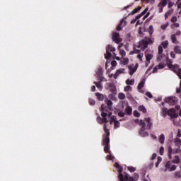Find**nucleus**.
<instances>
[{
    "label": "nucleus",
    "instance_id": "obj_1",
    "mask_svg": "<svg viewBox=\"0 0 181 181\" xmlns=\"http://www.w3.org/2000/svg\"><path fill=\"white\" fill-rule=\"evenodd\" d=\"M104 131L105 134L103 135V145L104 146V152L105 153H109L107 156V160H112L114 159V156L111 154V151H110V130L107 129V124H104Z\"/></svg>",
    "mask_w": 181,
    "mask_h": 181
},
{
    "label": "nucleus",
    "instance_id": "obj_2",
    "mask_svg": "<svg viewBox=\"0 0 181 181\" xmlns=\"http://www.w3.org/2000/svg\"><path fill=\"white\" fill-rule=\"evenodd\" d=\"M166 60H167V64L169 69H170V70H173V71H175V73H176L179 78L181 80V68H179V65L177 64H175V65L172 64L173 61L172 59H169V57H167Z\"/></svg>",
    "mask_w": 181,
    "mask_h": 181
},
{
    "label": "nucleus",
    "instance_id": "obj_3",
    "mask_svg": "<svg viewBox=\"0 0 181 181\" xmlns=\"http://www.w3.org/2000/svg\"><path fill=\"white\" fill-rule=\"evenodd\" d=\"M134 122L136 124H139V125H140V127H141L139 130V135H141V136L145 137L149 136V134H148L147 132H145V129H146V124H145V122L144 120H139V119H136L134 120Z\"/></svg>",
    "mask_w": 181,
    "mask_h": 181
},
{
    "label": "nucleus",
    "instance_id": "obj_4",
    "mask_svg": "<svg viewBox=\"0 0 181 181\" xmlns=\"http://www.w3.org/2000/svg\"><path fill=\"white\" fill-rule=\"evenodd\" d=\"M149 45H153V41H152V39L149 37H146L145 39H143L139 42L137 47L138 49H141V50L144 52L145 49H147Z\"/></svg>",
    "mask_w": 181,
    "mask_h": 181
},
{
    "label": "nucleus",
    "instance_id": "obj_5",
    "mask_svg": "<svg viewBox=\"0 0 181 181\" xmlns=\"http://www.w3.org/2000/svg\"><path fill=\"white\" fill-rule=\"evenodd\" d=\"M115 166L117 168V169H118V172H119L118 178L119 179L120 181L129 180V177L125 173H124V175L122 174L123 168L118 163H115Z\"/></svg>",
    "mask_w": 181,
    "mask_h": 181
},
{
    "label": "nucleus",
    "instance_id": "obj_6",
    "mask_svg": "<svg viewBox=\"0 0 181 181\" xmlns=\"http://www.w3.org/2000/svg\"><path fill=\"white\" fill-rule=\"evenodd\" d=\"M112 39L113 42L117 44H119L121 42H122V38L119 37V33L117 32L112 33Z\"/></svg>",
    "mask_w": 181,
    "mask_h": 181
},
{
    "label": "nucleus",
    "instance_id": "obj_7",
    "mask_svg": "<svg viewBox=\"0 0 181 181\" xmlns=\"http://www.w3.org/2000/svg\"><path fill=\"white\" fill-rule=\"evenodd\" d=\"M165 101L170 105H175L176 104V101H177V99L176 97H168L165 98Z\"/></svg>",
    "mask_w": 181,
    "mask_h": 181
},
{
    "label": "nucleus",
    "instance_id": "obj_8",
    "mask_svg": "<svg viewBox=\"0 0 181 181\" xmlns=\"http://www.w3.org/2000/svg\"><path fill=\"white\" fill-rule=\"evenodd\" d=\"M128 69L130 71L129 72L130 76H132V74H134V73H135V71L138 70V64H136L135 66H134V64L129 65Z\"/></svg>",
    "mask_w": 181,
    "mask_h": 181
},
{
    "label": "nucleus",
    "instance_id": "obj_9",
    "mask_svg": "<svg viewBox=\"0 0 181 181\" xmlns=\"http://www.w3.org/2000/svg\"><path fill=\"white\" fill-rule=\"evenodd\" d=\"M165 168L169 170L170 172H173V170H176V165H172V163H170V161H168L165 164Z\"/></svg>",
    "mask_w": 181,
    "mask_h": 181
},
{
    "label": "nucleus",
    "instance_id": "obj_10",
    "mask_svg": "<svg viewBox=\"0 0 181 181\" xmlns=\"http://www.w3.org/2000/svg\"><path fill=\"white\" fill-rule=\"evenodd\" d=\"M168 115H169L170 118H177V114H176V110H175V109L173 108L168 110Z\"/></svg>",
    "mask_w": 181,
    "mask_h": 181
},
{
    "label": "nucleus",
    "instance_id": "obj_11",
    "mask_svg": "<svg viewBox=\"0 0 181 181\" xmlns=\"http://www.w3.org/2000/svg\"><path fill=\"white\" fill-rule=\"evenodd\" d=\"M145 122L147 124V129H151V128L153 127V123H152L151 117L145 118Z\"/></svg>",
    "mask_w": 181,
    "mask_h": 181
},
{
    "label": "nucleus",
    "instance_id": "obj_12",
    "mask_svg": "<svg viewBox=\"0 0 181 181\" xmlns=\"http://www.w3.org/2000/svg\"><path fill=\"white\" fill-rule=\"evenodd\" d=\"M163 47H162V45H159L158 46V54L159 56L158 57L157 59L158 60H162V58L163 57Z\"/></svg>",
    "mask_w": 181,
    "mask_h": 181
},
{
    "label": "nucleus",
    "instance_id": "obj_13",
    "mask_svg": "<svg viewBox=\"0 0 181 181\" xmlns=\"http://www.w3.org/2000/svg\"><path fill=\"white\" fill-rule=\"evenodd\" d=\"M124 73H125V69L124 68L117 70L115 74H114V78H118V76L123 74Z\"/></svg>",
    "mask_w": 181,
    "mask_h": 181
},
{
    "label": "nucleus",
    "instance_id": "obj_14",
    "mask_svg": "<svg viewBox=\"0 0 181 181\" xmlns=\"http://www.w3.org/2000/svg\"><path fill=\"white\" fill-rule=\"evenodd\" d=\"M127 25V21L122 20L120 23H119L118 26L117 27V30H122V28L124 26Z\"/></svg>",
    "mask_w": 181,
    "mask_h": 181
},
{
    "label": "nucleus",
    "instance_id": "obj_15",
    "mask_svg": "<svg viewBox=\"0 0 181 181\" xmlns=\"http://www.w3.org/2000/svg\"><path fill=\"white\" fill-rule=\"evenodd\" d=\"M109 90L112 94H117V87H115V85L114 83H110L109 86Z\"/></svg>",
    "mask_w": 181,
    "mask_h": 181
},
{
    "label": "nucleus",
    "instance_id": "obj_16",
    "mask_svg": "<svg viewBox=\"0 0 181 181\" xmlns=\"http://www.w3.org/2000/svg\"><path fill=\"white\" fill-rule=\"evenodd\" d=\"M146 56V66H148L149 64V63H151V60H152V59L153 58V55L152 54H145Z\"/></svg>",
    "mask_w": 181,
    "mask_h": 181
},
{
    "label": "nucleus",
    "instance_id": "obj_17",
    "mask_svg": "<svg viewBox=\"0 0 181 181\" xmlns=\"http://www.w3.org/2000/svg\"><path fill=\"white\" fill-rule=\"evenodd\" d=\"M97 76H98V82L103 83V81H104L103 72H101V71H99L98 72H97Z\"/></svg>",
    "mask_w": 181,
    "mask_h": 181
},
{
    "label": "nucleus",
    "instance_id": "obj_18",
    "mask_svg": "<svg viewBox=\"0 0 181 181\" xmlns=\"http://www.w3.org/2000/svg\"><path fill=\"white\" fill-rule=\"evenodd\" d=\"M124 113L126 115H131L132 114V107L131 106L126 107Z\"/></svg>",
    "mask_w": 181,
    "mask_h": 181
},
{
    "label": "nucleus",
    "instance_id": "obj_19",
    "mask_svg": "<svg viewBox=\"0 0 181 181\" xmlns=\"http://www.w3.org/2000/svg\"><path fill=\"white\" fill-rule=\"evenodd\" d=\"M106 104L107 105V108L109 111H112V100H107V101L106 102Z\"/></svg>",
    "mask_w": 181,
    "mask_h": 181
},
{
    "label": "nucleus",
    "instance_id": "obj_20",
    "mask_svg": "<svg viewBox=\"0 0 181 181\" xmlns=\"http://www.w3.org/2000/svg\"><path fill=\"white\" fill-rule=\"evenodd\" d=\"M94 84L96 86L97 88L99 90V91H102L103 86L101 82H94Z\"/></svg>",
    "mask_w": 181,
    "mask_h": 181
},
{
    "label": "nucleus",
    "instance_id": "obj_21",
    "mask_svg": "<svg viewBox=\"0 0 181 181\" xmlns=\"http://www.w3.org/2000/svg\"><path fill=\"white\" fill-rule=\"evenodd\" d=\"M112 54L110 52V49H106V54H105V58L106 60H109V59H111Z\"/></svg>",
    "mask_w": 181,
    "mask_h": 181
},
{
    "label": "nucleus",
    "instance_id": "obj_22",
    "mask_svg": "<svg viewBox=\"0 0 181 181\" xmlns=\"http://www.w3.org/2000/svg\"><path fill=\"white\" fill-rule=\"evenodd\" d=\"M95 95H96L98 100H99V101H103L104 100V95H103L100 93H96Z\"/></svg>",
    "mask_w": 181,
    "mask_h": 181
},
{
    "label": "nucleus",
    "instance_id": "obj_23",
    "mask_svg": "<svg viewBox=\"0 0 181 181\" xmlns=\"http://www.w3.org/2000/svg\"><path fill=\"white\" fill-rule=\"evenodd\" d=\"M166 5H168V0H162L161 2L159 3L158 6H163V8H165Z\"/></svg>",
    "mask_w": 181,
    "mask_h": 181
},
{
    "label": "nucleus",
    "instance_id": "obj_24",
    "mask_svg": "<svg viewBox=\"0 0 181 181\" xmlns=\"http://www.w3.org/2000/svg\"><path fill=\"white\" fill-rule=\"evenodd\" d=\"M139 111L143 112V114H146V108L144 105H140L139 107Z\"/></svg>",
    "mask_w": 181,
    "mask_h": 181
},
{
    "label": "nucleus",
    "instance_id": "obj_25",
    "mask_svg": "<svg viewBox=\"0 0 181 181\" xmlns=\"http://www.w3.org/2000/svg\"><path fill=\"white\" fill-rule=\"evenodd\" d=\"M158 69H165V64H158V66H156L153 69V73H155V71H156V70H158Z\"/></svg>",
    "mask_w": 181,
    "mask_h": 181
},
{
    "label": "nucleus",
    "instance_id": "obj_26",
    "mask_svg": "<svg viewBox=\"0 0 181 181\" xmlns=\"http://www.w3.org/2000/svg\"><path fill=\"white\" fill-rule=\"evenodd\" d=\"M173 163H180V158L179 157V156H175V159L173 160Z\"/></svg>",
    "mask_w": 181,
    "mask_h": 181
},
{
    "label": "nucleus",
    "instance_id": "obj_27",
    "mask_svg": "<svg viewBox=\"0 0 181 181\" xmlns=\"http://www.w3.org/2000/svg\"><path fill=\"white\" fill-rule=\"evenodd\" d=\"M135 83V80L134 79H127L126 81V84H127V86H134V83Z\"/></svg>",
    "mask_w": 181,
    "mask_h": 181
},
{
    "label": "nucleus",
    "instance_id": "obj_28",
    "mask_svg": "<svg viewBox=\"0 0 181 181\" xmlns=\"http://www.w3.org/2000/svg\"><path fill=\"white\" fill-rule=\"evenodd\" d=\"M175 53H177V54H181V49L180 47L176 45L174 48Z\"/></svg>",
    "mask_w": 181,
    "mask_h": 181
},
{
    "label": "nucleus",
    "instance_id": "obj_29",
    "mask_svg": "<svg viewBox=\"0 0 181 181\" xmlns=\"http://www.w3.org/2000/svg\"><path fill=\"white\" fill-rule=\"evenodd\" d=\"M158 141L160 144H165V134H161L158 138Z\"/></svg>",
    "mask_w": 181,
    "mask_h": 181
},
{
    "label": "nucleus",
    "instance_id": "obj_30",
    "mask_svg": "<svg viewBox=\"0 0 181 181\" xmlns=\"http://www.w3.org/2000/svg\"><path fill=\"white\" fill-rule=\"evenodd\" d=\"M171 40L173 43H175V45H177V40H176V35L175 34L171 35Z\"/></svg>",
    "mask_w": 181,
    "mask_h": 181
},
{
    "label": "nucleus",
    "instance_id": "obj_31",
    "mask_svg": "<svg viewBox=\"0 0 181 181\" xmlns=\"http://www.w3.org/2000/svg\"><path fill=\"white\" fill-rule=\"evenodd\" d=\"M173 153V149H172V147H168V158L169 159H172V154Z\"/></svg>",
    "mask_w": 181,
    "mask_h": 181
},
{
    "label": "nucleus",
    "instance_id": "obj_32",
    "mask_svg": "<svg viewBox=\"0 0 181 181\" xmlns=\"http://www.w3.org/2000/svg\"><path fill=\"white\" fill-rule=\"evenodd\" d=\"M161 46H163V47L164 49H168V46H169V41L165 40V41L161 43Z\"/></svg>",
    "mask_w": 181,
    "mask_h": 181
},
{
    "label": "nucleus",
    "instance_id": "obj_33",
    "mask_svg": "<svg viewBox=\"0 0 181 181\" xmlns=\"http://www.w3.org/2000/svg\"><path fill=\"white\" fill-rule=\"evenodd\" d=\"M122 64H123V66H127V64H128V63H129V59H128V58H124L122 61H121Z\"/></svg>",
    "mask_w": 181,
    "mask_h": 181
},
{
    "label": "nucleus",
    "instance_id": "obj_34",
    "mask_svg": "<svg viewBox=\"0 0 181 181\" xmlns=\"http://www.w3.org/2000/svg\"><path fill=\"white\" fill-rule=\"evenodd\" d=\"M175 144L177 145V146H181V139L179 138H175L174 139Z\"/></svg>",
    "mask_w": 181,
    "mask_h": 181
},
{
    "label": "nucleus",
    "instance_id": "obj_35",
    "mask_svg": "<svg viewBox=\"0 0 181 181\" xmlns=\"http://www.w3.org/2000/svg\"><path fill=\"white\" fill-rule=\"evenodd\" d=\"M144 84H145V82H144V81H141L139 83V85H138V86H137L138 90H142V88H144Z\"/></svg>",
    "mask_w": 181,
    "mask_h": 181
},
{
    "label": "nucleus",
    "instance_id": "obj_36",
    "mask_svg": "<svg viewBox=\"0 0 181 181\" xmlns=\"http://www.w3.org/2000/svg\"><path fill=\"white\" fill-rule=\"evenodd\" d=\"M139 11H141V7L136 8L131 11L130 15H134V13H137V12H139Z\"/></svg>",
    "mask_w": 181,
    "mask_h": 181
},
{
    "label": "nucleus",
    "instance_id": "obj_37",
    "mask_svg": "<svg viewBox=\"0 0 181 181\" xmlns=\"http://www.w3.org/2000/svg\"><path fill=\"white\" fill-rule=\"evenodd\" d=\"M134 53L139 54H141V49H136V48H135V47H134V50L131 52V54H134Z\"/></svg>",
    "mask_w": 181,
    "mask_h": 181
},
{
    "label": "nucleus",
    "instance_id": "obj_38",
    "mask_svg": "<svg viewBox=\"0 0 181 181\" xmlns=\"http://www.w3.org/2000/svg\"><path fill=\"white\" fill-rule=\"evenodd\" d=\"M106 49H108L109 52H115V47L108 45Z\"/></svg>",
    "mask_w": 181,
    "mask_h": 181
},
{
    "label": "nucleus",
    "instance_id": "obj_39",
    "mask_svg": "<svg viewBox=\"0 0 181 181\" xmlns=\"http://www.w3.org/2000/svg\"><path fill=\"white\" fill-rule=\"evenodd\" d=\"M160 162H162V157L158 156L157 158V162L156 163V168H158V166H159V163H160Z\"/></svg>",
    "mask_w": 181,
    "mask_h": 181
},
{
    "label": "nucleus",
    "instance_id": "obj_40",
    "mask_svg": "<svg viewBox=\"0 0 181 181\" xmlns=\"http://www.w3.org/2000/svg\"><path fill=\"white\" fill-rule=\"evenodd\" d=\"M133 115H134V117H136V118H139V117H141V114L139 112L138 110H134V111L133 112Z\"/></svg>",
    "mask_w": 181,
    "mask_h": 181
},
{
    "label": "nucleus",
    "instance_id": "obj_41",
    "mask_svg": "<svg viewBox=\"0 0 181 181\" xmlns=\"http://www.w3.org/2000/svg\"><path fill=\"white\" fill-rule=\"evenodd\" d=\"M118 98H119V100H125V94H124L123 93H120L118 94Z\"/></svg>",
    "mask_w": 181,
    "mask_h": 181
},
{
    "label": "nucleus",
    "instance_id": "obj_42",
    "mask_svg": "<svg viewBox=\"0 0 181 181\" xmlns=\"http://www.w3.org/2000/svg\"><path fill=\"white\" fill-rule=\"evenodd\" d=\"M111 69L112 70H114V67H115V66H117V61H115V60H113V61H112V62H111Z\"/></svg>",
    "mask_w": 181,
    "mask_h": 181
},
{
    "label": "nucleus",
    "instance_id": "obj_43",
    "mask_svg": "<svg viewBox=\"0 0 181 181\" xmlns=\"http://www.w3.org/2000/svg\"><path fill=\"white\" fill-rule=\"evenodd\" d=\"M97 121H98V124H104V120L100 116H98L97 117Z\"/></svg>",
    "mask_w": 181,
    "mask_h": 181
},
{
    "label": "nucleus",
    "instance_id": "obj_44",
    "mask_svg": "<svg viewBox=\"0 0 181 181\" xmlns=\"http://www.w3.org/2000/svg\"><path fill=\"white\" fill-rule=\"evenodd\" d=\"M101 111H108V109L107 108V105H105V104H102L101 105Z\"/></svg>",
    "mask_w": 181,
    "mask_h": 181
},
{
    "label": "nucleus",
    "instance_id": "obj_45",
    "mask_svg": "<svg viewBox=\"0 0 181 181\" xmlns=\"http://www.w3.org/2000/svg\"><path fill=\"white\" fill-rule=\"evenodd\" d=\"M175 177H176V179H179L180 177H181V172L180 171L176 172L175 173Z\"/></svg>",
    "mask_w": 181,
    "mask_h": 181
},
{
    "label": "nucleus",
    "instance_id": "obj_46",
    "mask_svg": "<svg viewBox=\"0 0 181 181\" xmlns=\"http://www.w3.org/2000/svg\"><path fill=\"white\" fill-rule=\"evenodd\" d=\"M148 33H149V35H152V33H153V25H150L149 26Z\"/></svg>",
    "mask_w": 181,
    "mask_h": 181
},
{
    "label": "nucleus",
    "instance_id": "obj_47",
    "mask_svg": "<svg viewBox=\"0 0 181 181\" xmlns=\"http://www.w3.org/2000/svg\"><path fill=\"white\" fill-rule=\"evenodd\" d=\"M122 57H125V56H127V52H125V50L124 49H120V52H119Z\"/></svg>",
    "mask_w": 181,
    "mask_h": 181
},
{
    "label": "nucleus",
    "instance_id": "obj_48",
    "mask_svg": "<svg viewBox=\"0 0 181 181\" xmlns=\"http://www.w3.org/2000/svg\"><path fill=\"white\" fill-rule=\"evenodd\" d=\"M142 57H144V53H140L137 55V59H139V62H142Z\"/></svg>",
    "mask_w": 181,
    "mask_h": 181
},
{
    "label": "nucleus",
    "instance_id": "obj_49",
    "mask_svg": "<svg viewBox=\"0 0 181 181\" xmlns=\"http://www.w3.org/2000/svg\"><path fill=\"white\" fill-rule=\"evenodd\" d=\"M180 25L179 23H174L172 25H171V28L172 29H175V28H179Z\"/></svg>",
    "mask_w": 181,
    "mask_h": 181
},
{
    "label": "nucleus",
    "instance_id": "obj_50",
    "mask_svg": "<svg viewBox=\"0 0 181 181\" xmlns=\"http://www.w3.org/2000/svg\"><path fill=\"white\" fill-rule=\"evenodd\" d=\"M124 91H132V87H131L130 86L124 87Z\"/></svg>",
    "mask_w": 181,
    "mask_h": 181
},
{
    "label": "nucleus",
    "instance_id": "obj_51",
    "mask_svg": "<svg viewBox=\"0 0 181 181\" xmlns=\"http://www.w3.org/2000/svg\"><path fill=\"white\" fill-rule=\"evenodd\" d=\"M118 116L120 117V118H123V117H125V112L120 111L118 112Z\"/></svg>",
    "mask_w": 181,
    "mask_h": 181
},
{
    "label": "nucleus",
    "instance_id": "obj_52",
    "mask_svg": "<svg viewBox=\"0 0 181 181\" xmlns=\"http://www.w3.org/2000/svg\"><path fill=\"white\" fill-rule=\"evenodd\" d=\"M114 124H115V128H119L120 123L118 122V120L115 121Z\"/></svg>",
    "mask_w": 181,
    "mask_h": 181
},
{
    "label": "nucleus",
    "instance_id": "obj_53",
    "mask_svg": "<svg viewBox=\"0 0 181 181\" xmlns=\"http://www.w3.org/2000/svg\"><path fill=\"white\" fill-rule=\"evenodd\" d=\"M127 169H128V170H129V172H132V173L135 172V170H136L135 169V168H134V167H132V166H131V167H127Z\"/></svg>",
    "mask_w": 181,
    "mask_h": 181
},
{
    "label": "nucleus",
    "instance_id": "obj_54",
    "mask_svg": "<svg viewBox=\"0 0 181 181\" xmlns=\"http://www.w3.org/2000/svg\"><path fill=\"white\" fill-rule=\"evenodd\" d=\"M163 153H165V148H163V146H161L160 148V155H163Z\"/></svg>",
    "mask_w": 181,
    "mask_h": 181
},
{
    "label": "nucleus",
    "instance_id": "obj_55",
    "mask_svg": "<svg viewBox=\"0 0 181 181\" xmlns=\"http://www.w3.org/2000/svg\"><path fill=\"white\" fill-rule=\"evenodd\" d=\"M171 22H173V23H175V22H177V17L173 16L171 18Z\"/></svg>",
    "mask_w": 181,
    "mask_h": 181
},
{
    "label": "nucleus",
    "instance_id": "obj_56",
    "mask_svg": "<svg viewBox=\"0 0 181 181\" xmlns=\"http://www.w3.org/2000/svg\"><path fill=\"white\" fill-rule=\"evenodd\" d=\"M89 104H90V105H95V100H94L93 99H90Z\"/></svg>",
    "mask_w": 181,
    "mask_h": 181
},
{
    "label": "nucleus",
    "instance_id": "obj_57",
    "mask_svg": "<svg viewBox=\"0 0 181 181\" xmlns=\"http://www.w3.org/2000/svg\"><path fill=\"white\" fill-rule=\"evenodd\" d=\"M168 112H169V110H168V107H164L163 109V114H167V115H168Z\"/></svg>",
    "mask_w": 181,
    "mask_h": 181
},
{
    "label": "nucleus",
    "instance_id": "obj_58",
    "mask_svg": "<svg viewBox=\"0 0 181 181\" xmlns=\"http://www.w3.org/2000/svg\"><path fill=\"white\" fill-rule=\"evenodd\" d=\"M146 95L147 97H148V98H152V97H153V96L152 95V93H151V92H146Z\"/></svg>",
    "mask_w": 181,
    "mask_h": 181
},
{
    "label": "nucleus",
    "instance_id": "obj_59",
    "mask_svg": "<svg viewBox=\"0 0 181 181\" xmlns=\"http://www.w3.org/2000/svg\"><path fill=\"white\" fill-rule=\"evenodd\" d=\"M107 115H108V114L104 112V111H102V112H101V117H102L103 118H106Z\"/></svg>",
    "mask_w": 181,
    "mask_h": 181
},
{
    "label": "nucleus",
    "instance_id": "obj_60",
    "mask_svg": "<svg viewBox=\"0 0 181 181\" xmlns=\"http://www.w3.org/2000/svg\"><path fill=\"white\" fill-rule=\"evenodd\" d=\"M170 57H172V59H175L176 57V54H175V52L172 51L170 52Z\"/></svg>",
    "mask_w": 181,
    "mask_h": 181
},
{
    "label": "nucleus",
    "instance_id": "obj_61",
    "mask_svg": "<svg viewBox=\"0 0 181 181\" xmlns=\"http://www.w3.org/2000/svg\"><path fill=\"white\" fill-rule=\"evenodd\" d=\"M149 8H146L141 13V15H145L146 13V12H148V10Z\"/></svg>",
    "mask_w": 181,
    "mask_h": 181
},
{
    "label": "nucleus",
    "instance_id": "obj_62",
    "mask_svg": "<svg viewBox=\"0 0 181 181\" xmlns=\"http://www.w3.org/2000/svg\"><path fill=\"white\" fill-rule=\"evenodd\" d=\"M177 138H181V130H180V129H179L177 130Z\"/></svg>",
    "mask_w": 181,
    "mask_h": 181
},
{
    "label": "nucleus",
    "instance_id": "obj_63",
    "mask_svg": "<svg viewBox=\"0 0 181 181\" xmlns=\"http://www.w3.org/2000/svg\"><path fill=\"white\" fill-rule=\"evenodd\" d=\"M173 5H175V3L170 1L168 3V8H172V6H173Z\"/></svg>",
    "mask_w": 181,
    "mask_h": 181
},
{
    "label": "nucleus",
    "instance_id": "obj_64",
    "mask_svg": "<svg viewBox=\"0 0 181 181\" xmlns=\"http://www.w3.org/2000/svg\"><path fill=\"white\" fill-rule=\"evenodd\" d=\"M177 8H178V9H180V14H181V3H180V4L177 5Z\"/></svg>",
    "mask_w": 181,
    "mask_h": 181
}]
</instances>
